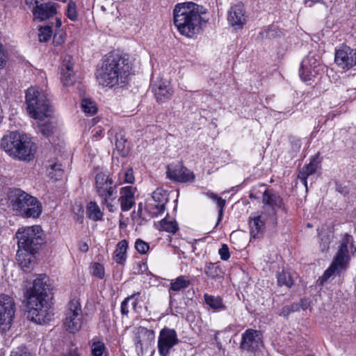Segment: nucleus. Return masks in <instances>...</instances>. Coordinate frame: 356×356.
I'll list each match as a JSON object with an SVG mask.
<instances>
[{
  "label": "nucleus",
  "instance_id": "obj_1",
  "mask_svg": "<svg viewBox=\"0 0 356 356\" xmlns=\"http://www.w3.org/2000/svg\"><path fill=\"white\" fill-rule=\"evenodd\" d=\"M203 8L193 2H184L175 5L173 10L174 24L179 33L189 38L198 35L206 22L202 15Z\"/></svg>",
  "mask_w": 356,
  "mask_h": 356
},
{
  "label": "nucleus",
  "instance_id": "obj_2",
  "mask_svg": "<svg viewBox=\"0 0 356 356\" xmlns=\"http://www.w3.org/2000/svg\"><path fill=\"white\" fill-rule=\"evenodd\" d=\"M130 71L128 60L117 52H110L97 70L96 79L99 85L112 88L124 83Z\"/></svg>",
  "mask_w": 356,
  "mask_h": 356
},
{
  "label": "nucleus",
  "instance_id": "obj_3",
  "mask_svg": "<svg viewBox=\"0 0 356 356\" xmlns=\"http://www.w3.org/2000/svg\"><path fill=\"white\" fill-rule=\"evenodd\" d=\"M1 147L10 156L22 161L33 159L36 146L26 134L13 131L4 136L1 140Z\"/></svg>",
  "mask_w": 356,
  "mask_h": 356
},
{
  "label": "nucleus",
  "instance_id": "obj_4",
  "mask_svg": "<svg viewBox=\"0 0 356 356\" xmlns=\"http://www.w3.org/2000/svg\"><path fill=\"white\" fill-rule=\"evenodd\" d=\"M26 104L29 116L38 121L51 118L53 115V108L47 95L37 87L26 90Z\"/></svg>",
  "mask_w": 356,
  "mask_h": 356
},
{
  "label": "nucleus",
  "instance_id": "obj_5",
  "mask_svg": "<svg viewBox=\"0 0 356 356\" xmlns=\"http://www.w3.org/2000/svg\"><path fill=\"white\" fill-rule=\"evenodd\" d=\"M356 251L353 245V236L346 234L339 243V250L330 267L319 277L318 282L323 284L332 275L339 273L340 270L346 269L350 259V254Z\"/></svg>",
  "mask_w": 356,
  "mask_h": 356
},
{
  "label": "nucleus",
  "instance_id": "obj_6",
  "mask_svg": "<svg viewBox=\"0 0 356 356\" xmlns=\"http://www.w3.org/2000/svg\"><path fill=\"white\" fill-rule=\"evenodd\" d=\"M95 191L101 199L102 206L106 207L109 212H115L118 210L117 186L113 184L111 178L102 172L97 174Z\"/></svg>",
  "mask_w": 356,
  "mask_h": 356
},
{
  "label": "nucleus",
  "instance_id": "obj_7",
  "mask_svg": "<svg viewBox=\"0 0 356 356\" xmlns=\"http://www.w3.org/2000/svg\"><path fill=\"white\" fill-rule=\"evenodd\" d=\"M18 248L39 250L44 241V233L39 225L19 228L17 233Z\"/></svg>",
  "mask_w": 356,
  "mask_h": 356
},
{
  "label": "nucleus",
  "instance_id": "obj_8",
  "mask_svg": "<svg viewBox=\"0 0 356 356\" xmlns=\"http://www.w3.org/2000/svg\"><path fill=\"white\" fill-rule=\"evenodd\" d=\"M26 307L29 317L36 323H47L54 316L51 307L45 300H39L34 297L29 298Z\"/></svg>",
  "mask_w": 356,
  "mask_h": 356
},
{
  "label": "nucleus",
  "instance_id": "obj_9",
  "mask_svg": "<svg viewBox=\"0 0 356 356\" xmlns=\"http://www.w3.org/2000/svg\"><path fill=\"white\" fill-rule=\"evenodd\" d=\"M15 304L12 297L0 295V332L8 331L13 324L15 315Z\"/></svg>",
  "mask_w": 356,
  "mask_h": 356
},
{
  "label": "nucleus",
  "instance_id": "obj_10",
  "mask_svg": "<svg viewBox=\"0 0 356 356\" xmlns=\"http://www.w3.org/2000/svg\"><path fill=\"white\" fill-rule=\"evenodd\" d=\"M83 323V312L81 304L78 300H72L65 312L64 325L70 332L74 333L79 331Z\"/></svg>",
  "mask_w": 356,
  "mask_h": 356
},
{
  "label": "nucleus",
  "instance_id": "obj_11",
  "mask_svg": "<svg viewBox=\"0 0 356 356\" xmlns=\"http://www.w3.org/2000/svg\"><path fill=\"white\" fill-rule=\"evenodd\" d=\"M133 341L136 353L138 356H143L155 339V332L152 330L139 326L133 330Z\"/></svg>",
  "mask_w": 356,
  "mask_h": 356
},
{
  "label": "nucleus",
  "instance_id": "obj_12",
  "mask_svg": "<svg viewBox=\"0 0 356 356\" xmlns=\"http://www.w3.org/2000/svg\"><path fill=\"white\" fill-rule=\"evenodd\" d=\"M179 342L177 332L174 329L163 328L158 338V350L160 356H168L170 350Z\"/></svg>",
  "mask_w": 356,
  "mask_h": 356
},
{
  "label": "nucleus",
  "instance_id": "obj_13",
  "mask_svg": "<svg viewBox=\"0 0 356 356\" xmlns=\"http://www.w3.org/2000/svg\"><path fill=\"white\" fill-rule=\"evenodd\" d=\"M48 282L49 277L46 275H39L34 280L33 287L27 291V300L31 297L36 298L39 300H45L47 291L49 290Z\"/></svg>",
  "mask_w": 356,
  "mask_h": 356
},
{
  "label": "nucleus",
  "instance_id": "obj_14",
  "mask_svg": "<svg viewBox=\"0 0 356 356\" xmlns=\"http://www.w3.org/2000/svg\"><path fill=\"white\" fill-rule=\"evenodd\" d=\"M263 343L260 332L257 330L248 329L242 334L241 348L249 352H255L260 349Z\"/></svg>",
  "mask_w": 356,
  "mask_h": 356
},
{
  "label": "nucleus",
  "instance_id": "obj_15",
  "mask_svg": "<svg viewBox=\"0 0 356 356\" xmlns=\"http://www.w3.org/2000/svg\"><path fill=\"white\" fill-rule=\"evenodd\" d=\"M29 199L31 200V195L20 188L10 189L8 193V200L13 211L20 214L21 211H24V204L27 203Z\"/></svg>",
  "mask_w": 356,
  "mask_h": 356
},
{
  "label": "nucleus",
  "instance_id": "obj_16",
  "mask_svg": "<svg viewBox=\"0 0 356 356\" xmlns=\"http://www.w3.org/2000/svg\"><path fill=\"white\" fill-rule=\"evenodd\" d=\"M227 20L229 24L236 30L242 29L246 22V16L243 3H238L230 8Z\"/></svg>",
  "mask_w": 356,
  "mask_h": 356
},
{
  "label": "nucleus",
  "instance_id": "obj_17",
  "mask_svg": "<svg viewBox=\"0 0 356 356\" xmlns=\"http://www.w3.org/2000/svg\"><path fill=\"white\" fill-rule=\"evenodd\" d=\"M166 174L168 178L179 182L193 181L195 179L193 172L181 165L168 166Z\"/></svg>",
  "mask_w": 356,
  "mask_h": 356
},
{
  "label": "nucleus",
  "instance_id": "obj_18",
  "mask_svg": "<svg viewBox=\"0 0 356 356\" xmlns=\"http://www.w3.org/2000/svg\"><path fill=\"white\" fill-rule=\"evenodd\" d=\"M38 250H26L18 248L17 260L25 272H29L36 262V253Z\"/></svg>",
  "mask_w": 356,
  "mask_h": 356
},
{
  "label": "nucleus",
  "instance_id": "obj_19",
  "mask_svg": "<svg viewBox=\"0 0 356 356\" xmlns=\"http://www.w3.org/2000/svg\"><path fill=\"white\" fill-rule=\"evenodd\" d=\"M354 49L343 46L335 51V62L343 69H350L354 66Z\"/></svg>",
  "mask_w": 356,
  "mask_h": 356
},
{
  "label": "nucleus",
  "instance_id": "obj_20",
  "mask_svg": "<svg viewBox=\"0 0 356 356\" xmlns=\"http://www.w3.org/2000/svg\"><path fill=\"white\" fill-rule=\"evenodd\" d=\"M57 13L56 4L49 1L43 3L42 1L33 10V18L40 21L46 20L54 16Z\"/></svg>",
  "mask_w": 356,
  "mask_h": 356
},
{
  "label": "nucleus",
  "instance_id": "obj_21",
  "mask_svg": "<svg viewBox=\"0 0 356 356\" xmlns=\"http://www.w3.org/2000/svg\"><path fill=\"white\" fill-rule=\"evenodd\" d=\"M120 197L118 202H120L121 209L123 211H129L135 204V188L131 186L122 187L120 191Z\"/></svg>",
  "mask_w": 356,
  "mask_h": 356
},
{
  "label": "nucleus",
  "instance_id": "obj_22",
  "mask_svg": "<svg viewBox=\"0 0 356 356\" xmlns=\"http://www.w3.org/2000/svg\"><path fill=\"white\" fill-rule=\"evenodd\" d=\"M152 90L156 98L160 102H165L169 99L173 95V90L167 81H159L152 87Z\"/></svg>",
  "mask_w": 356,
  "mask_h": 356
},
{
  "label": "nucleus",
  "instance_id": "obj_23",
  "mask_svg": "<svg viewBox=\"0 0 356 356\" xmlns=\"http://www.w3.org/2000/svg\"><path fill=\"white\" fill-rule=\"evenodd\" d=\"M312 63L315 65L317 63V60L314 57H307L302 62L299 74L301 79L304 81L312 80L318 73V69H317L316 65H314V67H309V65Z\"/></svg>",
  "mask_w": 356,
  "mask_h": 356
},
{
  "label": "nucleus",
  "instance_id": "obj_24",
  "mask_svg": "<svg viewBox=\"0 0 356 356\" xmlns=\"http://www.w3.org/2000/svg\"><path fill=\"white\" fill-rule=\"evenodd\" d=\"M24 207V211H21L19 215L25 218H38L42 211L41 203L32 195Z\"/></svg>",
  "mask_w": 356,
  "mask_h": 356
},
{
  "label": "nucleus",
  "instance_id": "obj_25",
  "mask_svg": "<svg viewBox=\"0 0 356 356\" xmlns=\"http://www.w3.org/2000/svg\"><path fill=\"white\" fill-rule=\"evenodd\" d=\"M262 202L264 205L270 207L275 214L277 209L283 207L282 198L272 191L266 190L263 194Z\"/></svg>",
  "mask_w": 356,
  "mask_h": 356
},
{
  "label": "nucleus",
  "instance_id": "obj_26",
  "mask_svg": "<svg viewBox=\"0 0 356 356\" xmlns=\"http://www.w3.org/2000/svg\"><path fill=\"white\" fill-rule=\"evenodd\" d=\"M190 284V279L185 275H180L175 279L170 280L168 289L170 295L185 290L189 286Z\"/></svg>",
  "mask_w": 356,
  "mask_h": 356
},
{
  "label": "nucleus",
  "instance_id": "obj_27",
  "mask_svg": "<svg viewBox=\"0 0 356 356\" xmlns=\"http://www.w3.org/2000/svg\"><path fill=\"white\" fill-rule=\"evenodd\" d=\"M128 242L126 240H122L116 245L113 254V259L117 264H124L127 259V250Z\"/></svg>",
  "mask_w": 356,
  "mask_h": 356
},
{
  "label": "nucleus",
  "instance_id": "obj_28",
  "mask_svg": "<svg viewBox=\"0 0 356 356\" xmlns=\"http://www.w3.org/2000/svg\"><path fill=\"white\" fill-rule=\"evenodd\" d=\"M317 169V165L314 161L310 162L309 164L305 165L299 172L298 177L301 180L305 188H307V179L309 176L315 173Z\"/></svg>",
  "mask_w": 356,
  "mask_h": 356
},
{
  "label": "nucleus",
  "instance_id": "obj_29",
  "mask_svg": "<svg viewBox=\"0 0 356 356\" xmlns=\"http://www.w3.org/2000/svg\"><path fill=\"white\" fill-rule=\"evenodd\" d=\"M250 235L253 238H258L263 233L264 229V223L258 216L250 221Z\"/></svg>",
  "mask_w": 356,
  "mask_h": 356
},
{
  "label": "nucleus",
  "instance_id": "obj_30",
  "mask_svg": "<svg viewBox=\"0 0 356 356\" xmlns=\"http://www.w3.org/2000/svg\"><path fill=\"white\" fill-rule=\"evenodd\" d=\"M204 301L210 308L215 311H220L225 309L226 307L222 302V300L220 296H215L209 294H204Z\"/></svg>",
  "mask_w": 356,
  "mask_h": 356
},
{
  "label": "nucleus",
  "instance_id": "obj_31",
  "mask_svg": "<svg viewBox=\"0 0 356 356\" xmlns=\"http://www.w3.org/2000/svg\"><path fill=\"white\" fill-rule=\"evenodd\" d=\"M90 352L92 356H104L106 353V347L102 341L93 338L90 343Z\"/></svg>",
  "mask_w": 356,
  "mask_h": 356
},
{
  "label": "nucleus",
  "instance_id": "obj_32",
  "mask_svg": "<svg viewBox=\"0 0 356 356\" xmlns=\"http://www.w3.org/2000/svg\"><path fill=\"white\" fill-rule=\"evenodd\" d=\"M87 214L94 221L101 220L103 218V212L95 202H90L88 204Z\"/></svg>",
  "mask_w": 356,
  "mask_h": 356
},
{
  "label": "nucleus",
  "instance_id": "obj_33",
  "mask_svg": "<svg viewBox=\"0 0 356 356\" xmlns=\"http://www.w3.org/2000/svg\"><path fill=\"white\" fill-rule=\"evenodd\" d=\"M145 209L149 215L154 218L163 213L165 209V207L154 203L148 200L145 206Z\"/></svg>",
  "mask_w": 356,
  "mask_h": 356
},
{
  "label": "nucleus",
  "instance_id": "obj_34",
  "mask_svg": "<svg viewBox=\"0 0 356 356\" xmlns=\"http://www.w3.org/2000/svg\"><path fill=\"white\" fill-rule=\"evenodd\" d=\"M48 175L51 179L54 180L60 179L63 175V170L61 168V165L58 163H52L47 167Z\"/></svg>",
  "mask_w": 356,
  "mask_h": 356
},
{
  "label": "nucleus",
  "instance_id": "obj_35",
  "mask_svg": "<svg viewBox=\"0 0 356 356\" xmlns=\"http://www.w3.org/2000/svg\"><path fill=\"white\" fill-rule=\"evenodd\" d=\"M148 200L154 203L165 207L168 202V197L162 189L157 188L152 193V197Z\"/></svg>",
  "mask_w": 356,
  "mask_h": 356
},
{
  "label": "nucleus",
  "instance_id": "obj_36",
  "mask_svg": "<svg viewBox=\"0 0 356 356\" xmlns=\"http://www.w3.org/2000/svg\"><path fill=\"white\" fill-rule=\"evenodd\" d=\"M207 196L209 198L216 201V204L219 208L218 220H217L216 225L215 226V227H216L218 225L219 222L222 220V214H223V209L225 205V200L222 199L220 197L218 196L216 194L213 193H208Z\"/></svg>",
  "mask_w": 356,
  "mask_h": 356
},
{
  "label": "nucleus",
  "instance_id": "obj_37",
  "mask_svg": "<svg viewBox=\"0 0 356 356\" xmlns=\"http://www.w3.org/2000/svg\"><path fill=\"white\" fill-rule=\"evenodd\" d=\"M47 119L48 120L45 122H42L43 120L38 121L39 130L45 136L52 134L55 129L54 123L50 120V118Z\"/></svg>",
  "mask_w": 356,
  "mask_h": 356
},
{
  "label": "nucleus",
  "instance_id": "obj_38",
  "mask_svg": "<svg viewBox=\"0 0 356 356\" xmlns=\"http://www.w3.org/2000/svg\"><path fill=\"white\" fill-rule=\"evenodd\" d=\"M277 283L279 286L290 288L293 284V280L288 272L282 271L277 275Z\"/></svg>",
  "mask_w": 356,
  "mask_h": 356
},
{
  "label": "nucleus",
  "instance_id": "obj_39",
  "mask_svg": "<svg viewBox=\"0 0 356 356\" xmlns=\"http://www.w3.org/2000/svg\"><path fill=\"white\" fill-rule=\"evenodd\" d=\"M119 179L122 180V182L133 184L135 181L133 169L127 168L122 170L119 173Z\"/></svg>",
  "mask_w": 356,
  "mask_h": 356
},
{
  "label": "nucleus",
  "instance_id": "obj_40",
  "mask_svg": "<svg viewBox=\"0 0 356 356\" xmlns=\"http://www.w3.org/2000/svg\"><path fill=\"white\" fill-rule=\"evenodd\" d=\"M277 31L274 29H265L260 31L256 37V40L261 42L265 39H272L275 37Z\"/></svg>",
  "mask_w": 356,
  "mask_h": 356
},
{
  "label": "nucleus",
  "instance_id": "obj_41",
  "mask_svg": "<svg viewBox=\"0 0 356 356\" xmlns=\"http://www.w3.org/2000/svg\"><path fill=\"white\" fill-rule=\"evenodd\" d=\"M81 108L84 113L93 115L97 112L95 104L88 99H83L81 102Z\"/></svg>",
  "mask_w": 356,
  "mask_h": 356
},
{
  "label": "nucleus",
  "instance_id": "obj_42",
  "mask_svg": "<svg viewBox=\"0 0 356 356\" xmlns=\"http://www.w3.org/2000/svg\"><path fill=\"white\" fill-rule=\"evenodd\" d=\"M204 273L208 277L215 279L220 275V270L218 266L215 264L210 263L206 266Z\"/></svg>",
  "mask_w": 356,
  "mask_h": 356
},
{
  "label": "nucleus",
  "instance_id": "obj_43",
  "mask_svg": "<svg viewBox=\"0 0 356 356\" xmlns=\"http://www.w3.org/2000/svg\"><path fill=\"white\" fill-rule=\"evenodd\" d=\"M52 35V28L50 26L40 27L38 33V38L40 42H47Z\"/></svg>",
  "mask_w": 356,
  "mask_h": 356
},
{
  "label": "nucleus",
  "instance_id": "obj_44",
  "mask_svg": "<svg viewBox=\"0 0 356 356\" xmlns=\"http://www.w3.org/2000/svg\"><path fill=\"white\" fill-rule=\"evenodd\" d=\"M67 16L71 21L73 22L76 21L78 19L76 4L72 1H70L67 4Z\"/></svg>",
  "mask_w": 356,
  "mask_h": 356
},
{
  "label": "nucleus",
  "instance_id": "obj_45",
  "mask_svg": "<svg viewBox=\"0 0 356 356\" xmlns=\"http://www.w3.org/2000/svg\"><path fill=\"white\" fill-rule=\"evenodd\" d=\"M61 81L64 86H72L74 81L75 76L73 72H65L63 68H61Z\"/></svg>",
  "mask_w": 356,
  "mask_h": 356
},
{
  "label": "nucleus",
  "instance_id": "obj_46",
  "mask_svg": "<svg viewBox=\"0 0 356 356\" xmlns=\"http://www.w3.org/2000/svg\"><path fill=\"white\" fill-rule=\"evenodd\" d=\"M160 225L163 230L173 234L178 229L177 224L175 221H168L165 219H163L161 221Z\"/></svg>",
  "mask_w": 356,
  "mask_h": 356
},
{
  "label": "nucleus",
  "instance_id": "obj_47",
  "mask_svg": "<svg viewBox=\"0 0 356 356\" xmlns=\"http://www.w3.org/2000/svg\"><path fill=\"white\" fill-rule=\"evenodd\" d=\"M140 294L139 292H137L136 293H134L129 296H128L127 298H126L121 303V306H120V312H121V314L123 315V316H128V314H129V305H128V302H129V300L135 298V297L136 296H138Z\"/></svg>",
  "mask_w": 356,
  "mask_h": 356
},
{
  "label": "nucleus",
  "instance_id": "obj_48",
  "mask_svg": "<svg viewBox=\"0 0 356 356\" xmlns=\"http://www.w3.org/2000/svg\"><path fill=\"white\" fill-rule=\"evenodd\" d=\"M135 248L138 253L144 254L147 252L149 249V246L147 243L138 238L135 242Z\"/></svg>",
  "mask_w": 356,
  "mask_h": 356
},
{
  "label": "nucleus",
  "instance_id": "obj_49",
  "mask_svg": "<svg viewBox=\"0 0 356 356\" xmlns=\"http://www.w3.org/2000/svg\"><path fill=\"white\" fill-rule=\"evenodd\" d=\"M10 356H31V354L25 346H19L11 351Z\"/></svg>",
  "mask_w": 356,
  "mask_h": 356
},
{
  "label": "nucleus",
  "instance_id": "obj_50",
  "mask_svg": "<svg viewBox=\"0 0 356 356\" xmlns=\"http://www.w3.org/2000/svg\"><path fill=\"white\" fill-rule=\"evenodd\" d=\"M92 274L99 278H103L104 275V268L103 266L99 263H95L92 266Z\"/></svg>",
  "mask_w": 356,
  "mask_h": 356
},
{
  "label": "nucleus",
  "instance_id": "obj_51",
  "mask_svg": "<svg viewBox=\"0 0 356 356\" xmlns=\"http://www.w3.org/2000/svg\"><path fill=\"white\" fill-rule=\"evenodd\" d=\"M218 253L220 256V259L224 261H227L229 257V251L227 245L222 244L221 248L218 250Z\"/></svg>",
  "mask_w": 356,
  "mask_h": 356
},
{
  "label": "nucleus",
  "instance_id": "obj_52",
  "mask_svg": "<svg viewBox=\"0 0 356 356\" xmlns=\"http://www.w3.org/2000/svg\"><path fill=\"white\" fill-rule=\"evenodd\" d=\"M330 242H331V239L329 236L322 237L321 238V242H320V248H321V251H323V252L327 251L330 248Z\"/></svg>",
  "mask_w": 356,
  "mask_h": 356
},
{
  "label": "nucleus",
  "instance_id": "obj_53",
  "mask_svg": "<svg viewBox=\"0 0 356 356\" xmlns=\"http://www.w3.org/2000/svg\"><path fill=\"white\" fill-rule=\"evenodd\" d=\"M6 54L3 47V44L0 42V69L3 68L6 65Z\"/></svg>",
  "mask_w": 356,
  "mask_h": 356
},
{
  "label": "nucleus",
  "instance_id": "obj_54",
  "mask_svg": "<svg viewBox=\"0 0 356 356\" xmlns=\"http://www.w3.org/2000/svg\"><path fill=\"white\" fill-rule=\"evenodd\" d=\"M25 3L30 9H31L32 13L35 8L38 6L42 0H24Z\"/></svg>",
  "mask_w": 356,
  "mask_h": 356
},
{
  "label": "nucleus",
  "instance_id": "obj_55",
  "mask_svg": "<svg viewBox=\"0 0 356 356\" xmlns=\"http://www.w3.org/2000/svg\"><path fill=\"white\" fill-rule=\"evenodd\" d=\"M67 58H65L62 68L64 69L65 72H73V63L70 60L71 58L70 56H67Z\"/></svg>",
  "mask_w": 356,
  "mask_h": 356
},
{
  "label": "nucleus",
  "instance_id": "obj_56",
  "mask_svg": "<svg viewBox=\"0 0 356 356\" xmlns=\"http://www.w3.org/2000/svg\"><path fill=\"white\" fill-rule=\"evenodd\" d=\"M314 3L323 4L326 8L327 7V3L324 0H305L304 4L305 6L312 7Z\"/></svg>",
  "mask_w": 356,
  "mask_h": 356
},
{
  "label": "nucleus",
  "instance_id": "obj_57",
  "mask_svg": "<svg viewBox=\"0 0 356 356\" xmlns=\"http://www.w3.org/2000/svg\"><path fill=\"white\" fill-rule=\"evenodd\" d=\"M124 143H125V140L124 138H121L120 139H118V137L116 138L115 145H116V148L118 149V151L124 150Z\"/></svg>",
  "mask_w": 356,
  "mask_h": 356
},
{
  "label": "nucleus",
  "instance_id": "obj_58",
  "mask_svg": "<svg viewBox=\"0 0 356 356\" xmlns=\"http://www.w3.org/2000/svg\"><path fill=\"white\" fill-rule=\"evenodd\" d=\"M300 303H301V307H302V309H304V310L307 309V307H309V303H308L307 300H301Z\"/></svg>",
  "mask_w": 356,
  "mask_h": 356
},
{
  "label": "nucleus",
  "instance_id": "obj_59",
  "mask_svg": "<svg viewBox=\"0 0 356 356\" xmlns=\"http://www.w3.org/2000/svg\"><path fill=\"white\" fill-rule=\"evenodd\" d=\"M80 250L83 252H87L88 250V246L86 243H83L80 245Z\"/></svg>",
  "mask_w": 356,
  "mask_h": 356
},
{
  "label": "nucleus",
  "instance_id": "obj_60",
  "mask_svg": "<svg viewBox=\"0 0 356 356\" xmlns=\"http://www.w3.org/2000/svg\"><path fill=\"white\" fill-rule=\"evenodd\" d=\"M66 356H80V355L76 350H74L70 351Z\"/></svg>",
  "mask_w": 356,
  "mask_h": 356
},
{
  "label": "nucleus",
  "instance_id": "obj_61",
  "mask_svg": "<svg viewBox=\"0 0 356 356\" xmlns=\"http://www.w3.org/2000/svg\"><path fill=\"white\" fill-rule=\"evenodd\" d=\"M298 310V304H293L291 305V311L294 312Z\"/></svg>",
  "mask_w": 356,
  "mask_h": 356
},
{
  "label": "nucleus",
  "instance_id": "obj_62",
  "mask_svg": "<svg viewBox=\"0 0 356 356\" xmlns=\"http://www.w3.org/2000/svg\"><path fill=\"white\" fill-rule=\"evenodd\" d=\"M137 305H138V300H137V299H135L134 301L132 302V307L134 310H136Z\"/></svg>",
  "mask_w": 356,
  "mask_h": 356
},
{
  "label": "nucleus",
  "instance_id": "obj_63",
  "mask_svg": "<svg viewBox=\"0 0 356 356\" xmlns=\"http://www.w3.org/2000/svg\"><path fill=\"white\" fill-rule=\"evenodd\" d=\"M102 129H99V130H97L95 134V136H100L102 134Z\"/></svg>",
  "mask_w": 356,
  "mask_h": 356
},
{
  "label": "nucleus",
  "instance_id": "obj_64",
  "mask_svg": "<svg viewBox=\"0 0 356 356\" xmlns=\"http://www.w3.org/2000/svg\"><path fill=\"white\" fill-rule=\"evenodd\" d=\"M353 58H354V66H355V65H356V49H354Z\"/></svg>",
  "mask_w": 356,
  "mask_h": 356
}]
</instances>
